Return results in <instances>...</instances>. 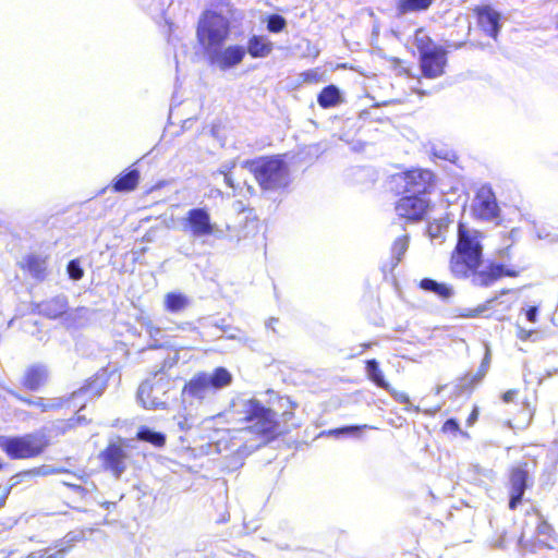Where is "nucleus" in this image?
<instances>
[{"label":"nucleus","instance_id":"39448f33","mask_svg":"<svg viewBox=\"0 0 558 558\" xmlns=\"http://www.w3.org/2000/svg\"><path fill=\"white\" fill-rule=\"evenodd\" d=\"M387 185L393 194L429 195L437 186V175L430 169L413 167L391 174L387 180Z\"/></svg>","mask_w":558,"mask_h":558},{"label":"nucleus","instance_id":"2f4dec72","mask_svg":"<svg viewBox=\"0 0 558 558\" xmlns=\"http://www.w3.org/2000/svg\"><path fill=\"white\" fill-rule=\"evenodd\" d=\"M66 272L73 280H80L84 276V270L81 267L78 259H72L66 265Z\"/></svg>","mask_w":558,"mask_h":558},{"label":"nucleus","instance_id":"f257e3e1","mask_svg":"<svg viewBox=\"0 0 558 558\" xmlns=\"http://www.w3.org/2000/svg\"><path fill=\"white\" fill-rule=\"evenodd\" d=\"M483 233L477 229L469 228L464 222L457 227V242L449 257V270L453 278H472L474 284L489 287L504 277L515 278L522 268L505 266L490 262L485 269L483 264Z\"/></svg>","mask_w":558,"mask_h":558},{"label":"nucleus","instance_id":"ddd939ff","mask_svg":"<svg viewBox=\"0 0 558 558\" xmlns=\"http://www.w3.org/2000/svg\"><path fill=\"white\" fill-rule=\"evenodd\" d=\"M527 463L522 462L509 470V509L515 510L529 487Z\"/></svg>","mask_w":558,"mask_h":558},{"label":"nucleus","instance_id":"7ed1b4c3","mask_svg":"<svg viewBox=\"0 0 558 558\" xmlns=\"http://www.w3.org/2000/svg\"><path fill=\"white\" fill-rule=\"evenodd\" d=\"M262 191H278L290 184V169L284 155H267L243 162Z\"/></svg>","mask_w":558,"mask_h":558},{"label":"nucleus","instance_id":"7c9ffc66","mask_svg":"<svg viewBox=\"0 0 558 558\" xmlns=\"http://www.w3.org/2000/svg\"><path fill=\"white\" fill-rule=\"evenodd\" d=\"M287 27V21L279 14H271L267 17V29L270 33H280Z\"/></svg>","mask_w":558,"mask_h":558},{"label":"nucleus","instance_id":"dca6fc26","mask_svg":"<svg viewBox=\"0 0 558 558\" xmlns=\"http://www.w3.org/2000/svg\"><path fill=\"white\" fill-rule=\"evenodd\" d=\"M162 380H168V375L162 371H158L153 374L151 379H146L141 384L137 396L144 408L159 409L165 407L162 400L153 396L158 384Z\"/></svg>","mask_w":558,"mask_h":558},{"label":"nucleus","instance_id":"0eeeda50","mask_svg":"<svg viewBox=\"0 0 558 558\" xmlns=\"http://www.w3.org/2000/svg\"><path fill=\"white\" fill-rule=\"evenodd\" d=\"M232 381L231 373L225 367H216L211 374L198 372L182 387V397L203 402L210 391L215 392Z\"/></svg>","mask_w":558,"mask_h":558},{"label":"nucleus","instance_id":"423d86ee","mask_svg":"<svg viewBox=\"0 0 558 558\" xmlns=\"http://www.w3.org/2000/svg\"><path fill=\"white\" fill-rule=\"evenodd\" d=\"M50 445V437L44 429L20 436H0V449L11 460L37 458L41 456Z\"/></svg>","mask_w":558,"mask_h":558},{"label":"nucleus","instance_id":"cd10ccee","mask_svg":"<svg viewBox=\"0 0 558 558\" xmlns=\"http://www.w3.org/2000/svg\"><path fill=\"white\" fill-rule=\"evenodd\" d=\"M434 0H399L397 9L399 13L407 14L427 10Z\"/></svg>","mask_w":558,"mask_h":558},{"label":"nucleus","instance_id":"393cba45","mask_svg":"<svg viewBox=\"0 0 558 558\" xmlns=\"http://www.w3.org/2000/svg\"><path fill=\"white\" fill-rule=\"evenodd\" d=\"M317 102L323 109L336 107L341 102L339 88L333 84L324 87L317 95Z\"/></svg>","mask_w":558,"mask_h":558},{"label":"nucleus","instance_id":"e433bc0d","mask_svg":"<svg viewBox=\"0 0 558 558\" xmlns=\"http://www.w3.org/2000/svg\"><path fill=\"white\" fill-rule=\"evenodd\" d=\"M538 306H530L525 310V317L527 322L535 324L537 322Z\"/></svg>","mask_w":558,"mask_h":558},{"label":"nucleus","instance_id":"6e6552de","mask_svg":"<svg viewBox=\"0 0 558 558\" xmlns=\"http://www.w3.org/2000/svg\"><path fill=\"white\" fill-rule=\"evenodd\" d=\"M414 46L420 53L422 75L426 78L441 76L447 65V50L442 46L436 45L427 35H416Z\"/></svg>","mask_w":558,"mask_h":558},{"label":"nucleus","instance_id":"b1692460","mask_svg":"<svg viewBox=\"0 0 558 558\" xmlns=\"http://www.w3.org/2000/svg\"><path fill=\"white\" fill-rule=\"evenodd\" d=\"M190 304L189 296L182 292H168L163 298L165 310L172 314L183 312Z\"/></svg>","mask_w":558,"mask_h":558},{"label":"nucleus","instance_id":"473e14b6","mask_svg":"<svg viewBox=\"0 0 558 558\" xmlns=\"http://www.w3.org/2000/svg\"><path fill=\"white\" fill-rule=\"evenodd\" d=\"M13 396L22 401L23 403L27 404V405H33V407H37L39 408L43 412H46L48 410H50L52 408V405L50 404H47L45 402H43L41 399H38V400H33V399H29V398H25V397H22V396H19V395H15L13 393Z\"/></svg>","mask_w":558,"mask_h":558},{"label":"nucleus","instance_id":"bb28decb","mask_svg":"<svg viewBox=\"0 0 558 558\" xmlns=\"http://www.w3.org/2000/svg\"><path fill=\"white\" fill-rule=\"evenodd\" d=\"M410 236L408 234H402L398 236L393 243L391 244V259L389 263V268L393 269L397 267L402 260L404 254L409 248Z\"/></svg>","mask_w":558,"mask_h":558},{"label":"nucleus","instance_id":"a19ab883","mask_svg":"<svg viewBox=\"0 0 558 558\" xmlns=\"http://www.w3.org/2000/svg\"><path fill=\"white\" fill-rule=\"evenodd\" d=\"M223 181L225 183L231 187V189H234L235 187V184H234V181H233V178H232V174L231 172H225L223 173Z\"/></svg>","mask_w":558,"mask_h":558},{"label":"nucleus","instance_id":"4c0bfd02","mask_svg":"<svg viewBox=\"0 0 558 558\" xmlns=\"http://www.w3.org/2000/svg\"><path fill=\"white\" fill-rule=\"evenodd\" d=\"M478 416H480V410H478V407L477 405H474L471 413L469 414L468 418H466V425L469 427L473 426L477 420H478Z\"/></svg>","mask_w":558,"mask_h":558},{"label":"nucleus","instance_id":"09e8293b","mask_svg":"<svg viewBox=\"0 0 558 558\" xmlns=\"http://www.w3.org/2000/svg\"><path fill=\"white\" fill-rule=\"evenodd\" d=\"M462 45H463V44H462V43H460V44H458V45L456 46V48H460Z\"/></svg>","mask_w":558,"mask_h":558},{"label":"nucleus","instance_id":"9b49d317","mask_svg":"<svg viewBox=\"0 0 558 558\" xmlns=\"http://www.w3.org/2000/svg\"><path fill=\"white\" fill-rule=\"evenodd\" d=\"M471 211L474 218L490 221L499 217L500 208L492 186H480L473 198Z\"/></svg>","mask_w":558,"mask_h":558},{"label":"nucleus","instance_id":"c756f323","mask_svg":"<svg viewBox=\"0 0 558 558\" xmlns=\"http://www.w3.org/2000/svg\"><path fill=\"white\" fill-rule=\"evenodd\" d=\"M440 432L445 435L468 437V433L463 432L457 418H448L441 425Z\"/></svg>","mask_w":558,"mask_h":558},{"label":"nucleus","instance_id":"aec40b11","mask_svg":"<svg viewBox=\"0 0 558 558\" xmlns=\"http://www.w3.org/2000/svg\"><path fill=\"white\" fill-rule=\"evenodd\" d=\"M141 173L136 168H129L121 172L110 184L116 193H128L134 191L140 183Z\"/></svg>","mask_w":558,"mask_h":558},{"label":"nucleus","instance_id":"a18cd8bd","mask_svg":"<svg viewBox=\"0 0 558 558\" xmlns=\"http://www.w3.org/2000/svg\"><path fill=\"white\" fill-rule=\"evenodd\" d=\"M310 76L314 77V76H316V73L315 72L306 73L305 74V81L311 80Z\"/></svg>","mask_w":558,"mask_h":558},{"label":"nucleus","instance_id":"a211bd4d","mask_svg":"<svg viewBox=\"0 0 558 558\" xmlns=\"http://www.w3.org/2000/svg\"><path fill=\"white\" fill-rule=\"evenodd\" d=\"M49 368L45 364L36 363L26 367L21 378V386L28 391H38L49 380Z\"/></svg>","mask_w":558,"mask_h":558},{"label":"nucleus","instance_id":"79ce46f5","mask_svg":"<svg viewBox=\"0 0 558 558\" xmlns=\"http://www.w3.org/2000/svg\"><path fill=\"white\" fill-rule=\"evenodd\" d=\"M482 310H470L468 313L463 314L464 317H476L481 314Z\"/></svg>","mask_w":558,"mask_h":558},{"label":"nucleus","instance_id":"8fccbe9b","mask_svg":"<svg viewBox=\"0 0 558 558\" xmlns=\"http://www.w3.org/2000/svg\"><path fill=\"white\" fill-rule=\"evenodd\" d=\"M2 469V463L0 462V470Z\"/></svg>","mask_w":558,"mask_h":558},{"label":"nucleus","instance_id":"72a5a7b5","mask_svg":"<svg viewBox=\"0 0 558 558\" xmlns=\"http://www.w3.org/2000/svg\"><path fill=\"white\" fill-rule=\"evenodd\" d=\"M365 428H368V426L367 425L344 426V427L331 429V430H329V434L330 435L351 434V433H357Z\"/></svg>","mask_w":558,"mask_h":558},{"label":"nucleus","instance_id":"1a4fd4ad","mask_svg":"<svg viewBox=\"0 0 558 558\" xmlns=\"http://www.w3.org/2000/svg\"><path fill=\"white\" fill-rule=\"evenodd\" d=\"M130 449L131 444L128 439L118 438L109 441L98 453L100 469L114 478H120L131 464Z\"/></svg>","mask_w":558,"mask_h":558},{"label":"nucleus","instance_id":"412c9836","mask_svg":"<svg viewBox=\"0 0 558 558\" xmlns=\"http://www.w3.org/2000/svg\"><path fill=\"white\" fill-rule=\"evenodd\" d=\"M88 486H83L80 484H72L68 482H63L62 485L65 488L64 497L68 500V504L76 502L85 500L92 493L97 490V485L94 482H85Z\"/></svg>","mask_w":558,"mask_h":558},{"label":"nucleus","instance_id":"f704fd0d","mask_svg":"<svg viewBox=\"0 0 558 558\" xmlns=\"http://www.w3.org/2000/svg\"><path fill=\"white\" fill-rule=\"evenodd\" d=\"M486 372H487V364L483 363L476 374H474L472 376L466 375L464 379H468L470 385L473 386V385L480 383L484 378Z\"/></svg>","mask_w":558,"mask_h":558},{"label":"nucleus","instance_id":"f8f14e48","mask_svg":"<svg viewBox=\"0 0 558 558\" xmlns=\"http://www.w3.org/2000/svg\"><path fill=\"white\" fill-rule=\"evenodd\" d=\"M183 231L193 238L210 236L216 231V225L211 222L206 208H192L182 219Z\"/></svg>","mask_w":558,"mask_h":558},{"label":"nucleus","instance_id":"4468645a","mask_svg":"<svg viewBox=\"0 0 558 558\" xmlns=\"http://www.w3.org/2000/svg\"><path fill=\"white\" fill-rule=\"evenodd\" d=\"M532 512L538 519L535 527V541L529 546H524V550L534 553L536 548L554 549L555 544L558 542V534L554 526L544 518L538 509L533 508Z\"/></svg>","mask_w":558,"mask_h":558},{"label":"nucleus","instance_id":"f03ea898","mask_svg":"<svg viewBox=\"0 0 558 558\" xmlns=\"http://www.w3.org/2000/svg\"><path fill=\"white\" fill-rule=\"evenodd\" d=\"M286 404V409L278 413L256 398L248 399L240 420L243 424L240 430L264 445L270 444L298 426L294 423L296 404L289 400Z\"/></svg>","mask_w":558,"mask_h":558},{"label":"nucleus","instance_id":"20e7f679","mask_svg":"<svg viewBox=\"0 0 558 558\" xmlns=\"http://www.w3.org/2000/svg\"><path fill=\"white\" fill-rule=\"evenodd\" d=\"M231 25L229 20L213 10H205L196 25V39L204 54L208 58L217 49L223 48L230 37Z\"/></svg>","mask_w":558,"mask_h":558},{"label":"nucleus","instance_id":"c85d7f7f","mask_svg":"<svg viewBox=\"0 0 558 558\" xmlns=\"http://www.w3.org/2000/svg\"><path fill=\"white\" fill-rule=\"evenodd\" d=\"M136 438L138 440H143L149 442L156 447H163L166 444V436L159 432H153L147 427H142L137 434Z\"/></svg>","mask_w":558,"mask_h":558},{"label":"nucleus","instance_id":"5701e85b","mask_svg":"<svg viewBox=\"0 0 558 558\" xmlns=\"http://www.w3.org/2000/svg\"><path fill=\"white\" fill-rule=\"evenodd\" d=\"M417 287L426 292L434 293L442 301L450 300L453 294V288L445 282H438L432 278H423L417 283Z\"/></svg>","mask_w":558,"mask_h":558},{"label":"nucleus","instance_id":"6ab92c4d","mask_svg":"<svg viewBox=\"0 0 558 558\" xmlns=\"http://www.w3.org/2000/svg\"><path fill=\"white\" fill-rule=\"evenodd\" d=\"M22 271L27 272L37 281H44L48 276V257L27 254L19 263Z\"/></svg>","mask_w":558,"mask_h":558},{"label":"nucleus","instance_id":"c9c22d12","mask_svg":"<svg viewBox=\"0 0 558 558\" xmlns=\"http://www.w3.org/2000/svg\"><path fill=\"white\" fill-rule=\"evenodd\" d=\"M392 397L395 400H397L398 402L400 403H410V397L407 392H399V391H396L395 389H392L390 387V390H387Z\"/></svg>","mask_w":558,"mask_h":558},{"label":"nucleus","instance_id":"37998d69","mask_svg":"<svg viewBox=\"0 0 558 558\" xmlns=\"http://www.w3.org/2000/svg\"><path fill=\"white\" fill-rule=\"evenodd\" d=\"M7 494L0 496V509L5 505Z\"/></svg>","mask_w":558,"mask_h":558},{"label":"nucleus","instance_id":"ea45409f","mask_svg":"<svg viewBox=\"0 0 558 558\" xmlns=\"http://www.w3.org/2000/svg\"><path fill=\"white\" fill-rule=\"evenodd\" d=\"M532 333V330H525L524 328L519 327L517 331V337L522 341H526Z\"/></svg>","mask_w":558,"mask_h":558},{"label":"nucleus","instance_id":"4be33fe9","mask_svg":"<svg viewBox=\"0 0 558 558\" xmlns=\"http://www.w3.org/2000/svg\"><path fill=\"white\" fill-rule=\"evenodd\" d=\"M246 49L254 59L266 58L272 52L274 44L265 36L253 35L247 40Z\"/></svg>","mask_w":558,"mask_h":558},{"label":"nucleus","instance_id":"2eb2a0df","mask_svg":"<svg viewBox=\"0 0 558 558\" xmlns=\"http://www.w3.org/2000/svg\"><path fill=\"white\" fill-rule=\"evenodd\" d=\"M477 26L489 37L496 39L500 31V14L489 4L476 5L472 9Z\"/></svg>","mask_w":558,"mask_h":558},{"label":"nucleus","instance_id":"58836bf2","mask_svg":"<svg viewBox=\"0 0 558 558\" xmlns=\"http://www.w3.org/2000/svg\"><path fill=\"white\" fill-rule=\"evenodd\" d=\"M518 392H519L518 389H509V390H507L501 396L502 401L506 402V403H509V402L513 401V399L517 397Z\"/></svg>","mask_w":558,"mask_h":558},{"label":"nucleus","instance_id":"de8ad7c7","mask_svg":"<svg viewBox=\"0 0 558 558\" xmlns=\"http://www.w3.org/2000/svg\"><path fill=\"white\" fill-rule=\"evenodd\" d=\"M62 313H63V312H60L59 314L50 315V317H53V318H54V317H57V316L61 315Z\"/></svg>","mask_w":558,"mask_h":558},{"label":"nucleus","instance_id":"f3484780","mask_svg":"<svg viewBox=\"0 0 558 558\" xmlns=\"http://www.w3.org/2000/svg\"><path fill=\"white\" fill-rule=\"evenodd\" d=\"M245 53L246 50L244 47L240 45H231L226 49H217V51L210 54L207 60L210 64H216L221 70H227L240 64L243 61Z\"/></svg>","mask_w":558,"mask_h":558},{"label":"nucleus","instance_id":"c03bdc74","mask_svg":"<svg viewBox=\"0 0 558 558\" xmlns=\"http://www.w3.org/2000/svg\"><path fill=\"white\" fill-rule=\"evenodd\" d=\"M65 425H66V427H68V428H72V427H74V426H75V421H74V418H70V420L66 422V424H65Z\"/></svg>","mask_w":558,"mask_h":558},{"label":"nucleus","instance_id":"49530a36","mask_svg":"<svg viewBox=\"0 0 558 558\" xmlns=\"http://www.w3.org/2000/svg\"><path fill=\"white\" fill-rule=\"evenodd\" d=\"M245 210H248L250 213H252V211H253V209H252V208H244V207H240V208H239V211H240V213L245 211Z\"/></svg>","mask_w":558,"mask_h":558},{"label":"nucleus","instance_id":"9d476101","mask_svg":"<svg viewBox=\"0 0 558 558\" xmlns=\"http://www.w3.org/2000/svg\"><path fill=\"white\" fill-rule=\"evenodd\" d=\"M395 203L397 216L407 223H417L428 218L434 205L427 195L400 193Z\"/></svg>","mask_w":558,"mask_h":558},{"label":"nucleus","instance_id":"a878e982","mask_svg":"<svg viewBox=\"0 0 558 558\" xmlns=\"http://www.w3.org/2000/svg\"><path fill=\"white\" fill-rule=\"evenodd\" d=\"M365 371L367 378L374 383L377 387L390 390L389 383L385 379L384 373L379 367V363L375 359L365 361Z\"/></svg>","mask_w":558,"mask_h":558}]
</instances>
